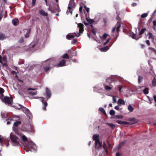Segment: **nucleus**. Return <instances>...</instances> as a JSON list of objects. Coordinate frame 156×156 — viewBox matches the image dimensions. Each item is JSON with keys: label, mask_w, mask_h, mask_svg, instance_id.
<instances>
[{"label": "nucleus", "mask_w": 156, "mask_h": 156, "mask_svg": "<svg viewBox=\"0 0 156 156\" xmlns=\"http://www.w3.org/2000/svg\"><path fill=\"white\" fill-rule=\"evenodd\" d=\"M117 88L118 89L119 91L120 92H122V87L121 85H119L117 86Z\"/></svg>", "instance_id": "38"}, {"label": "nucleus", "mask_w": 156, "mask_h": 156, "mask_svg": "<svg viewBox=\"0 0 156 156\" xmlns=\"http://www.w3.org/2000/svg\"><path fill=\"white\" fill-rule=\"evenodd\" d=\"M116 122L118 124H129V123L126 122H122L120 120H118L116 121Z\"/></svg>", "instance_id": "23"}, {"label": "nucleus", "mask_w": 156, "mask_h": 156, "mask_svg": "<svg viewBox=\"0 0 156 156\" xmlns=\"http://www.w3.org/2000/svg\"><path fill=\"white\" fill-rule=\"evenodd\" d=\"M10 136L11 144L13 146H18L20 144V140L16 135L11 134Z\"/></svg>", "instance_id": "3"}, {"label": "nucleus", "mask_w": 156, "mask_h": 156, "mask_svg": "<svg viewBox=\"0 0 156 156\" xmlns=\"http://www.w3.org/2000/svg\"><path fill=\"white\" fill-rule=\"evenodd\" d=\"M62 57L64 58L68 59L69 58V56L67 54H65L62 55Z\"/></svg>", "instance_id": "33"}, {"label": "nucleus", "mask_w": 156, "mask_h": 156, "mask_svg": "<svg viewBox=\"0 0 156 156\" xmlns=\"http://www.w3.org/2000/svg\"><path fill=\"white\" fill-rule=\"evenodd\" d=\"M46 94L48 96V98H50L51 93L49 90L47 88L46 89Z\"/></svg>", "instance_id": "18"}, {"label": "nucleus", "mask_w": 156, "mask_h": 156, "mask_svg": "<svg viewBox=\"0 0 156 156\" xmlns=\"http://www.w3.org/2000/svg\"><path fill=\"white\" fill-rule=\"evenodd\" d=\"M109 49L108 46H106L105 47L101 48L100 49V50L102 51L105 52L107 51Z\"/></svg>", "instance_id": "14"}, {"label": "nucleus", "mask_w": 156, "mask_h": 156, "mask_svg": "<svg viewBox=\"0 0 156 156\" xmlns=\"http://www.w3.org/2000/svg\"><path fill=\"white\" fill-rule=\"evenodd\" d=\"M28 127H29V129H27V131L28 132H32V129L31 127V126L30 125H28Z\"/></svg>", "instance_id": "34"}, {"label": "nucleus", "mask_w": 156, "mask_h": 156, "mask_svg": "<svg viewBox=\"0 0 156 156\" xmlns=\"http://www.w3.org/2000/svg\"><path fill=\"white\" fill-rule=\"evenodd\" d=\"M124 144V142H122L119 144V146L121 147Z\"/></svg>", "instance_id": "51"}, {"label": "nucleus", "mask_w": 156, "mask_h": 156, "mask_svg": "<svg viewBox=\"0 0 156 156\" xmlns=\"http://www.w3.org/2000/svg\"><path fill=\"white\" fill-rule=\"evenodd\" d=\"M77 41V40L76 39H75L74 40L72 41V43L74 44L76 43Z\"/></svg>", "instance_id": "46"}, {"label": "nucleus", "mask_w": 156, "mask_h": 156, "mask_svg": "<svg viewBox=\"0 0 156 156\" xmlns=\"http://www.w3.org/2000/svg\"><path fill=\"white\" fill-rule=\"evenodd\" d=\"M32 5L34 6L35 5L36 0H32Z\"/></svg>", "instance_id": "47"}, {"label": "nucleus", "mask_w": 156, "mask_h": 156, "mask_svg": "<svg viewBox=\"0 0 156 156\" xmlns=\"http://www.w3.org/2000/svg\"><path fill=\"white\" fill-rule=\"evenodd\" d=\"M84 7L86 9V11L88 13L89 11V9L88 8H87L86 5H84Z\"/></svg>", "instance_id": "43"}, {"label": "nucleus", "mask_w": 156, "mask_h": 156, "mask_svg": "<svg viewBox=\"0 0 156 156\" xmlns=\"http://www.w3.org/2000/svg\"><path fill=\"white\" fill-rule=\"evenodd\" d=\"M95 147L96 149H99L102 147V143L100 140H97L95 142Z\"/></svg>", "instance_id": "9"}, {"label": "nucleus", "mask_w": 156, "mask_h": 156, "mask_svg": "<svg viewBox=\"0 0 156 156\" xmlns=\"http://www.w3.org/2000/svg\"><path fill=\"white\" fill-rule=\"evenodd\" d=\"M50 63L49 60L46 61L44 62L43 66L44 67V70L46 72L49 69Z\"/></svg>", "instance_id": "7"}, {"label": "nucleus", "mask_w": 156, "mask_h": 156, "mask_svg": "<svg viewBox=\"0 0 156 156\" xmlns=\"http://www.w3.org/2000/svg\"><path fill=\"white\" fill-rule=\"evenodd\" d=\"M128 110L130 112H131L133 111L134 108L131 105H128Z\"/></svg>", "instance_id": "26"}, {"label": "nucleus", "mask_w": 156, "mask_h": 156, "mask_svg": "<svg viewBox=\"0 0 156 156\" xmlns=\"http://www.w3.org/2000/svg\"><path fill=\"white\" fill-rule=\"evenodd\" d=\"M99 135L98 134H94L93 135V139L94 140L96 141L97 140H99Z\"/></svg>", "instance_id": "15"}, {"label": "nucleus", "mask_w": 156, "mask_h": 156, "mask_svg": "<svg viewBox=\"0 0 156 156\" xmlns=\"http://www.w3.org/2000/svg\"><path fill=\"white\" fill-rule=\"evenodd\" d=\"M40 13L43 16H47V14L43 10H41L39 11Z\"/></svg>", "instance_id": "21"}, {"label": "nucleus", "mask_w": 156, "mask_h": 156, "mask_svg": "<svg viewBox=\"0 0 156 156\" xmlns=\"http://www.w3.org/2000/svg\"><path fill=\"white\" fill-rule=\"evenodd\" d=\"M108 147H109V149H112V147L111 146V144L109 143H108Z\"/></svg>", "instance_id": "49"}, {"label": "nucleus", "mask_w": 156, "mask_h": 156, "mask_svg": "<svg viewBox=\"0 0 156 156\" xmlns=\"http://www.w3.org/2000/svg\"><path fill=\"white\" fill-rule=\"evenodd\" d=\"M146 30V29H142L140 31V33H139V35H140V37H136V35L135 34H132L131 35V37H132L133 38V39H135L136 40H138L139 39V38L140 37H141V34H143L144 32L145 31V30Z\"/></svg>", "instance_id": "6"}, {"label": "nucleus", "mask_w": 156, "mask_h": 156, "mask_svg": "<svg viewBox=\"0 0 156 156\" xmlns=\"http://www.w3.org/2000/svg\"><path fill=\"white\" fill-rule=\"evenodd\" d=\"M73 34H75V35L73 34H67L66 36L67 38L68 39H69L70 38H73L75 36L77 37H79L80 35V34L78 32L74 33Z\"/></svg>", "instance_id": "8"}, {"label": "nucleus", "mask_w": 156, "mask_h": 156, "mask_svg": "<svg viewBox=\"0 0 156 156\" xmlns=\"http://www.w3.org/2000/svg\"><path fill=\"white\" fill-rule=\"evenodd\" d=\"M110 114L111 115H115V111L113 110H111L110 112Z\"/></svg>", "instance_id": "39"}, {"label": "nucleus", "mask_w": 156, "mask_h": 156, "mask_svg": "<svg viewBox=\"0 0 156 156\" xmlns=\"http://www.w3.org/2000/svg\"><path fill=\"white\" fill-rule=\"evenodd\" d=\"M105 89L107 91H108L111 90L112 89V87L106 85L105 86Z\"/></svg>", "instance_id": "36"}, {"label": "nucleus", "mask_w": 156, "mask_h": 156, "mask_svg": "<svg viewBox=\"0 0 156 156\" xmlns=\"http://www.w3.org/2000/svg\"><path fill=\"white\" fill-rule=\"evenodd\" d=\"M148 38L149 39H151L152 40H153L154 39V37L152 34L151 33H149L148 34Z\"/></svg>", "instance_id": "25"}, {"label": "nucleus", "mask_w": 156, "mask_h": 156, "mask_svg": "<svg viewBox=\"0 0 156 156\" xmlns=\"http://www.w3.org/2000/svg\"><path fill=\"white\" fill-rule=\"evenodd\" d=\"M12 22L14 26H16L18 23L19 20L18 19H14L12 20Z\"/></svg>", "instance_id": "20"}, {"label": "nucleus", "mask_w": 156, "mask_h": 156, "mask_svg": "<svg viewBox=\"0 0 156 156\" xmlns=\"http://www.w3.org/2000/svg\"><path fill=\"white\" fill-rule=\"evenodd\" d=\"M108 125L111 128H113L115 127V125L112 123H108Z\"/></svg>", "instance_id": "42"}, {"label": "nucleus", "mask_w": 156, "mask_h": 156, "mask_svg": "<svg viewBox=\"0 0 156 156\" xmlns=\"http://www.w3.org/2000/svg\"><path fill=\"white\" fill-rule=\"evenodd\" d=\"M28 90H35V88H29L27 89Z\"/></svg>", "instance_id": "61"}, {"label": "nucleus", "mask_w": 156, "mask_h": 156, "mask_svg": "<svg viewBox=\"0 0 156 156\" xmlns=\"http://www.w3.org/2000/svg\"><path fill=\"white\" fill-rule=\"evenodd\" d=\"M10 123V122H9V121H8V122H7V125H8V124H9Z\"/></svg>", "instance_id": "64"}, {"label": "nucleus", "mask_w": 156, "mask_h": 156, "mask_svg": "<svg viewBox=\"0 0 156 156\" xmlns=\"http://www.w3.org/2000/svg\"><path fill=\"white\" fill-rule=\"evenodd\" d=\"M136 3H133L132 4V5L133 6H135L136 5Z\"/></svg>", "instance_id": "58"}, {"label": "nucleus", "mask_w": 156, "mask_h": 156, "mask_svg": "<svg viewBox=\"0 0 156 156\" xmlns=\"http://www.w3.org/2000/svg\"><path fill=\"white\" fill-rule=\"evenodd\" d=\"M118 104H121L122 105H125V102L122 99H119L118 101Z\"/></svg>", "instance_id": "17"}, {"label": "nucleus", "mask_w": 156, "mask_h": 156, "mask_svg": "<svg viewBox=\"0 0 156 156\" xmlns=\"http://www.w3.org/2000/svg\"><path fill=\"white\" fill-rule=\"evenodd\" d=\"M146 44L149 45V44H150V42H149V40H147L146 41Z\"/></svg>", "instance_id": "60"}, {"label": "nucleus", "mask_w": 156, "mask_h": 156, "mask_svg": "<svg viewBox=\"0 0 156 156\" xmlns=\"http://www.w3.org/2000/svg\"><path fill=\"white\" fill-rule=\"evenodd\" d=\"M149 99V103L151 104V103L152 102V99H150L148 96L147 97Z\"/></svg>", "instance_id": "56"}, {"label": "nucleus", "mask_w": 156, "mask_h": 156, "mask_svg": "<svg viewBox=\"0 0 156 156\" xmlns=\"http://www.w3.org/2000/svg\"><path fill=\"white\" fill-rule=\"evenodd\" d=\"M115 109L118 110L119 109V108L118 106H116L115 107Z\"/></svg>", "instance_id": "54"}, {"label": "nucleus", "mask_w": 156, "mask_h": 156, "mask_svg": "<svg viewBox=\"0 0 156 156\" xmlns=\"http://www.w3.org/2000/svg\"><path fill=\"white\" fill-rule=\"evenodd\" d=\"M148 90H149V88H145L143 90V92L145 94H147L148 93Z\"/></svg>", "instance_id": "29"}, {"label": "nucleus", "mask_w": 156, "mask_h": 156, "mask_svg": "<svg viewBox=\"0 0 156 156\" xmlns=\"http://www.w3.org/2000/svg\"><path fill=\"white\" fill-rule=\"evenodd\" d=\"M143 79V77L142 76H139L138 78V82L139 83H140L141 82Z\"/></svg>", "instance_id": "37"}, {"label": "nucleus", "mask_w": 156, "mask_h": 156, "mask_svg": "<svg viewBox=\"0 0 156 156\" xmlns=\"http://www.w3.org/2000/svg\"><path fill=\"white\" fill-rule=\"evenodd\" d=\"M152 83L153 86L154 87L156 86V79L155 77H154V78L153 79Z\"/></svg>", "instance_id": "28"}, {"label": "nucleus", "mask_w": 156, "mask_h": 156, "mask_svg": "<svg viewBox=\"0 0 156 156\" xmlns=\"http://www.w3.org/2000/svg\"><path fill=\"white\" fill-rule=\"evenodd\" d=\"M41 101L44 105V106L42 108V109L43 110L45 111L46 109V107L47 106V103L46 102L44 101L43 100H41Z\"/></svg>", "instance_id": "13"}, {"label": "nucleus", "mask_w": 156, "mask_h": 156, "mask_svg": "<svg viewBox=\"0 0 156 156\" xmlns=\"http://www.w3.org/2000/svg\"><path fill=\"white\" fill-rule=\"evenodd\" d=\"M21 123V122L20 121H16V122H15L14 123V126L13 127V129L14 130H15L14 129L15 127H16L18 125H19V124H20Z\"/></svg>", "instance_id": "19"}, {"label": "nucleus", "mask_w": 156, "mask_h": 156, "mask_svg": "<svg viewBox=\"0 0 156 156\" xmlns=\"http://www.w3.org/2000/svg\"><path fill=\"white\" fill-rule=\"evenodd\" d=\"M153 26H155L156 25V21L154 20L153 22Z\"/></svg>", "instance_id": "52"}, {"label": "nucleus", "mask_w": 156, "mask_h": 156, "mask_svg": "<svg viewBox=\"0 0 156 156\" xmlns=\"http://www.w3.org/2000/svg\"><path fill=\"white\" fill-rule=\"evenodd\" d=\"M82 8H83L82 6H81L80 7L79 11L80 12H82Z\"/></svg>", "instance_id": "57"}, {"label": "nucleus", "mask_w": 156, "mask_h": 156, "mask_svg": "<svg viewBox=\"0 0 156 156\" xmlns=\"http://www.w3.org/2000/svg\"><path fill=\"white\" fill-rule=\"evenodd\" d=\"M109 80H110V77L108 78L107 79V80L108 81V82L109 83H110L112 82V80H111V81H109Z\"/></svg>", "instance_id": "50"}, {"label": "nucleus", "mask_w": 156, "mask_h": 156, "mask_svg": "<svg viewBox=\"0 0 156 156\" xmlns=\"http://www.w3.org/2000/svg\"><path fill=\"white\" fill-rule=\"evenodd\" d=\"M9 142L8 139L4 137H1L0 136V143L1 145L3 146L5 144L8 147L9 145Z\"/></svg>", "instance_id": "5"}, {"label": "nucleus", "mask_w": 156, "mask_h": 156, "mask_svg": "<svg viewBox=\"0 0 156 156\" xmlns=\"http://www.w3.org/2000/svg\"><path fill=\"white\" fill-rule=\"evenodd\" d=\"M57 8H58V9L57 10V11H59V7H58V5H57Z\"/></svg>", "instance_id": "62"}, {"label": "nucleus", "mask_w": 156, "mask_h": 156, "mask_svg": "<svg viewBox=\"0 0 156 156\" xmlns=\"http://www.w3.org/2000/svg\"><path fill=\"white\" fill-rule=\"evenodd\" d=\"M109 107H112V104H110L109 105Z\"/></svg>", "instance_id": "63"}, {"label": "nucleus", "mask_w": 156, "mask_h": 156, "mask_svg": "<svg viewBox=\"0 0 156 156\" xmlns=\"http://www.w3.org/2000/svg\"><path fill=\"white\" fill-rule=\"evenodd\" d=\"M66 61L64 59L61 60L58 64V66L62 67L65 66Z\"/></svg>", "instance_id": "10"}, {"label": "nucleus", "mask_w": 156, "mask_h": 156, "mask_svg": "<svg viewBox=\"0 0 156 156\" xmlns=\"http://www.w3.org/2000/svg\"><path fill=\"white\" fill-rule=\"evenodd\" d=\"M148 14L147 13H144L141 15V17L142 18H144L147 16Z\"/></svg>", "instance_id": "40"}, {"label": "nucleus", "mask_w": 156, "mask_h": 156, "mask_svg": "<svg viewBox=\"0 0 156 156\" xmlns=\"http://www.w3.org/2000/svg\"><path fill=\"white\" fill-rule=\"evenodd\" d=\"M116 118L119 119H122L123 118V116L122 115H117L116 116Z\"/></svg>", "instance_id": "45"}, {"label": "nucleus", "mask_w": 156, "mask_h": 156, "mask_svg": "<svg viewBox=\"0 0 156 156\" xmlns=\"http://www.w3.org/2000/svg\"><path fill=\"white\" fill-rule=\"evenodd\" d=\"M116 31L117 32H119V29L121 27V25L119 23H118L116 25Z\"/></svg>", "instance_id": "32"}, {"label": "nucleus", "mask_w": 156, "mask_h": 156, "mask_svg": "<svg viewBox=\"0 0 156 156\" xmlns=\"http://www.w3.org/2000/svg\"><path fill=\"white\" fill-rule=\"evenodd\" d=\"M6 37L5 35L2 33H0V40H2L5 39Z\"/></svg>", "instance_id": "22"}, {"label": "nucleus", "mask_w": 156, "mask_h": 156, "mask_svg": "<svg viewBox=\"0 0 156 156\" xmlns=\"http://www.w3.org/2000/svg\"><path fill=\"white\" fill-rule=\"evenodd\" d=\"M116 156H121V154L120 153L117 152L116 153Z\"/></svg>", "instance_id": "55"}, {"label": "nucleus", "mask_w": 156, "mask_h": 156, "mask_svg": "<svg viewBox=\"0 0 156 156\" xmlns=\"http://www.w3.org/2000/svg\"><path fill=\"white\" fill-rule=\"evenodd\" d=\"M112 97L113 98V102L114 103H116L117 102V100L116 99L115 97L114 96H112Z\"/></svg>", "instance_id": "41"}, {"label": "nucleus", "mask_w": 156, "mask_h": 156, "mask_svg": "<svg viewBox=\"0 0 156 156\" xmlns=\"http://www.w3.org/2000/svg\"><path fill=\"white\" fill-rule=\"evenodd\" d=\"M74 0H70L69 1V3L68 7V9L67 11V13H70L72 14L73 10L75 8L76 5L74 2Z\"/></svg>", "instance_id": "4"}, {"label": "nucleus", "mask_w": 156, "mask_h": 156, "mask_svg": "<svg viewBox=\"0 0 156 156\" xmlns=\"http://www.w3.org/2000/svg\"><path fill=\"white\" fill-rule=\"evenodd\" d=\"M16 134L22 140L25 142V144L27 147L32 149L34 151L36 150L37 147L35 144L32 141L28 140L27 137L23 133L18 132Z\"/></svg>", "instance_id": "1"}, {"label": "nucleus", "mask_w": 156, "mask_h": 156, "mask_svg": "<svg viewBox=\"0 0 156 156\" xmlns=\"http://www.w3.org/2000/svg\"><path fill=\"white\" fill-rule=\"evenodd\" d=\"M86 20L90 24H92L94 22V21L92 19H89L88 18H86Z\"/></svg>", "instance_id": "27"}, {"label": "nucleus", "mask_w": 156, "mask_h": 156, "mask_svg": "<svg viewBox=\"0 0 156 156\" xmlns=\"http://www.w3.org/2000/svg\"><path fill=\"white\" fill-rule=\"evenodd\" d=\"M78 27L79 28V31L80 33H82L83 31V25L81 23L78 24Z\"/></svg>", "instance_id": "11"}, {"label": "nucleus", "mask_w": 156, "mask_h": 156, "mask_svg": "<svg viewBox=\"0 0 156 156\" xmlns=\"http://www.w3.org/2000/svg\"><path fill=\"white\" fill-rule=\"evenodd\" d=\"M22 111L26 114L27 115L29 113V110L27 108L23 107L22 108Z\"/></svg>", "instance_id": "12"}, {"label": "nucleus", "mask_w": 156, "mask_h": 156, "mask_svg": "<svg viewBox=\"0 0 156 156\" xmlns=\"http://www.w3.org/2000/svg\"><path fill=\"white\" fill-rule=\"evenodd\" d=\"M108 36V34L105 33L102 36H100V37L102 40L105 39Z\"/></svg>", "instance_id": "24"}, {"label": "nucleus", "mask_w": 156, "mask_h": 156, "mask_svg": "<svg viewBox=\"0 0 156 156\" xmlns=\"http://www.w3.org/2000/svg\"><path fill=\"white\" fill-rule=\"evenodd\" d=\"M29 94H31L32 95H35L37 94V91H30L29 92Z\"/></svg>", "instance_id": "35"}, {"label": "nucleus", "mask_w": 156, "mask_h": 156, "mask_svg": "<svg viewBox=\"0 0 156 156\" xmlns=\"http://www.w3.org/2000/svg\"><path fill=\"white\" fill-rule=\"evenodd\" d=\"M4 90L2 88H0V98L6 104L8 105H11L12 103V100L11 98L9 97L5 96L3 99L2 98L3 97V93L4 92Z\"/></svg>", "instance_id": "2"}, {"label": "nucleus", "mask_w": 156, "mask_h": 156, "mask_svg": "<svg viewBox=\"0 0 156 156\" xmlns=\"http://www.w3.org/2000/svg\"><path fill=\"white\" fill-rule=\"evenodd\" d=\"M23 39L22 38H21L19 40V42L21 43L23 42Z\"/></svg>", "instance_id": "53"}, {"label": "nucleus", "mask_w": 156, "mask_h": 156, "mask_svg": "<svg viewBox=\"0 0 156 156\" xmlns=\"http://www.w3.org/2000/svg\"><path fill=\"white\" fill-rule=\"evenodd\" d=\"M115 29H116V28H115V27H114L112 29V32H114L115 31Z\"/></svg>", "instance_id": "59"}, {"label": "nucleus", "mask_w": 156, "mask_h": 156, "mask_svg": "<svg viewBox=\"0 0 156 156\" xmlns=\"http://www.w3.org/2000/svg\"><path fill=\"white\" fill-rule=\"evenodd\" d=\"M110 39H111L110 38H109V39H108L106 42L104 43H103L104 45H105L109 41Z\"/></svg>", "instance_id": "44"}, {"label": "nucleus", "mask_w": 156, "mask_h": 156, "mask_svg": "<svg viewBox=\"0 0 156 156\" xmlns=\"http://www.w3.org/2000/svg\"><path fill=\"white\" fill-rule=\"evenodd\" d=\"M103 147L104 148L105 153H106V154H108V151L105 142H103Z\"/></svg>", "instance_id": "16"}, {"label": "nucleus", "mask_w": 156, "mask_h": 156, "mask_svg": "<svg viewBox=\"0 0 156 156\" xmlns=\"http://www.w3.org/2000/svg\"><path fill=\"white\" fill-rule=\"evenodd\" d=\"M153 98L155 102L156 103V104H155V106H156V95H154L153 96Z\"/></svg>", "instance_id": "48"}, {"label": "nucleus", "mask_w": 156, "mask_h": 156, "mask_svg": "<svg viewBox=\"0 0 156 156\" xmlns=\"http://www.w3.org/2000/svg\"><path fill=\"white\" fill-rule=\"evenodd\" d=\"M30 30L29 29L27 30V33L25 35V36L26 38H27L29 37L30 34Z\"/></svg>", "instance_id": "30"}, {"label": "nucleus", "mask_w": 156, "mask_h": 156, "mask_svg": "<svg viewBox=\"0 0 156 156\" xmlns=\"http://www.w3.org/2000/svg\"><path fill=\"white\" fill-rule=\"evenodd\" d=\"M99 111L102 112L104 114L106 115V113L105 111L103 108H101L99 109Z\"/></svg>", "instance_id": "31"}]
</instances>
